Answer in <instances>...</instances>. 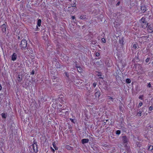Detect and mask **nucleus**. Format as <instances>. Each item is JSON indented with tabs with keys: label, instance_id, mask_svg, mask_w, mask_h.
I'll list each match as a JSON object with an SVG mask.
<instances>
[{
	"label": "nucleus",
	"instance_id": "42",
	"mask_svg": "<svg viewBox=\"0 0 153 153\" xmlns=\"http://www.w3.org/2000/svg\"><path fill=\"white\" fill-rule=\"evenodd\" d=\"M27 49L28 50H30V48H28L27 47Z\"/></svg>",
	"mask_w": 153,
	"mask_h": 153
},
{
	"label": "nucleus",
	"instance_id": "2",
	"mask_svg": "<svg viewBox=\"0 0 153 153\" xmlns=\"http://www.w3.org/2000/svg\"><path fill=\"white\" fill-rule=\"evenodd\" d=\"M27 43L26 40L25 39H22L20 44L21 49L22 50L25 49L27 46Z\"/></svg>",
	"mask_w": 153,
	"mask_h": 153
},
{
	"label": "nucleus",
	"instance_id": "45",
	"mask_svg": "<svg viewBox=\"0 0 153 153\" xmlns=\"http://www.w3.org/2000/svg\"><path fill=\"white\" fill-rule=\"evenodd\" d=\"M151 30H152V29H150Z\"/></svg>",
	"mask_w": 153,
	"mask_h": 153
},
{
	"label": "nucleus",
	"instance_id": "6",
	"mask_svg": "<svg viewBox=\"0 0 153 153\" xmlns=\"http://www.w3.org/2000/svg\"><path fill=\"white\" fill-rule=\"evenodd\" d=\"M17 58V55L15 53H14L12 56L11 59L13 61L15 60Z\"/></svg>",
	"mask_w": 153,
	"mask_h": 153
},
{
	"label": "nucleus",
	"instance_id": "9",
	"mask_svg": "<svg viewBox=\"0 0 153 153\" xmlns=\"http://www.w3.org/2000/svg\"><path fill=\"white\" fill-rule=\"evenodd\" d=\"M100 91H97L95 93V97L97 98H98L100 96Z\"/></svg>",
	"mask_w": 153,
	"mask_h": 153
},
{
	"label": "nucleus",
	"instance_id": "7",
	"mask_svg": "<svg viewBox=\"0 0 153 153\" xmlns=\"http://www.w3.org/2000/svg\"><path fill=\"white\" fill-rule=\"evenodd\" d=\"M89 141L88 139H84L82 140V142L83 144L88 143Z\"/></svg>",
	"mask_w": 153,
	"mask_h": 153
},
{
	"label": "nucleus",
	"instance_id": "5",
	"mask_svg": "<svg viewBox=\"0 0 153 153\" xmlns=\"http://www.w3.org/2000/svg\"><path fill=\"white\" fill-rule=\"evenodd\" d=\"M140 7L141 10L143 13H144L146 10V8L145 6L142 4Z\"/></svg>",
	"mask_w": 153,
	"mask_h": 153
},
{
	"label": "nucleus",
	"instance_id": "14",
	"mask_svg": "<svg viewBox=\"0 0 153 153\" xmlns=\"http://www.w3.org/2000/svg\"><path fill=\"white\" fill-rule=\"evenodd\" d=\"M41 22V19H39L38 20L37 25L39 27L40 26Z\"/></svg>",
	"mask_w": 153,
	"mask_h": 153
},
{
	"label": "nucleus",
	"instance_id": "36",
	"mask_svg": "<svg viewBox=\"0 0 153 153\" xmlns=\"http://www.w3.org/2000/svg\"><path fill=\"white\" fill-rule=\"evenodd\" d=\"M71 121L72 122H73V123H74V120H73V119H71Z\"/></svg>",
	"mask_w": 153,
	"mask_h": 153
},
{
	"label": "nucleus",
	"instance_id": "22",
	"mask_svg": "<svg viewBox=\"0 0 153 153\" xmlns=\"http://www.w3.org/2000/svg\"><path fill=\"white\" fill-rule=\"evenodd\" d=\"M116 134L118 135L120 134V131L119 130H117L116 131Z\"/></svg>",
	"mask_w": 153,
	"mask_h": 153
},
{
	"label": "nucleus",
	"instance_id": "4",
	"mask_svg": "<svg viewBox=\"0 0 153 153\" xmlns=\"http://www.w3.org/2000/svg\"><path fill=\"white\" fill-rule=\"evenodd\" d=\"M2 31L3 33H4L6 30L7 26L6 24H4L1 26Z\"/></svg>",
	"mask_w": 153,
	"mask_h": 153
},
{
	"label": "nucleus",
	"instance_id": "21",
	"mask_svg": "<svg viewBox=\"0 0 153 153\" xmlns=\"http://www.w3.org/2000/svg\"><path fill=\"white\" fill-rule=\"evenodd\" d=\"M124 17V15L122 14H120L119 16V17H118V18H121L122 17Z\"/></svg>",
	"mask_w": 153,
	"mask_h": 153
},
{
	"label": "nucleus",
	"instance_id": "25",
	"mask_svg": "<svg viewBox=\"0 0 153 153\" xmlns=\"http://www.w3.org/2000/svg\"><path fill=\"white\" fill-rule=\"evenodd\" d=\"M153 109V106H151L149 108V110L151 111Z\"/></svg>",
	"mask_w": 153,
	"mask_h": 153
},
{
	"label": "nucleus",
	"instance_id": "30",
	"mask_svg": "<svg viewBox=\"0 0 153 153\" xmlns=\"http://www.w3.org/2000/svg\"><path fill=\"white\" fill-rule=\"evenodd\" d=\"M147 86L148 87H149V88H150L151 87V84H150V83H149L148 84Z\"/></svg>",
	"mask_w": 153,
	"mask_h": 153
},
{
	"label": "nucleus",
	"instance_id": "1",
	"mask_svg": "<svg viewBox=\"0 0 153 153\" xmlns=\"http://www.w3.org/2000/svg\"><path fill=\"white\" fill-rule=\"evenodd\" d=\"M140 24L142 27L145 28L147 27L148 25V23L145 20V18L144 17H142L140 21Z\"/></svg>",
	"mask_w": 153,
	"mask_h": 153
},
{
	"label": "nucleus",
	"instance_id": "44",
	"mask_svg": "<svg viewBox=\"0 0 153 153\" xmlns=\"http://www.w3.org/2000/svg\"><path fill=\"white\" fill-rule=\"evenodd\" d=\"M119 2H118L117 3V4H119Z\"/></svg>",
	"mask_w": 153,
	"mask_h": 153
},
{
	"label": "nucleus",
	"instance_id": "20",
	"mask_svg": "<svg viewBox=\"0 0 153 153\" xmlns=\"http://www.w3.org/2000/svg\"><path fill=\"white\" fill-rule=\"evenodd\" d=\"M108 99L111 100V101H113L114 99L111 96H108Z\"/></svg>",
	"mask_w": 153,
	"mask_h": 153
},
{
	"label": "nucleus",
	"instance_id": "37",
	"mask_svg": "<svg viewBox=\"0 0 153 153\" xmlns=\"http://www.w3.org/2000/svg\"><path fill=\"white\" fill-rule=\"evenodd\" d=\"M51 150L53 152H54L55 151V150H54V149H53L52 147H51Z\"/></svg>",
	"mask_w": 153,
	"mask_h": 153
},
{
	"label": "nucleus",
	"instance_id": "34",
	"mask_svg": "<svg viewBox=\"0 0 153 153\" xmlns=\"http://www.w3.org/2000/svg\"><path fill=\"white\" fill-rule=\"evenodd\" d=\"M71 18L72 19H74L75 18V17L74 16H72L71 17Z\"/></svg>",
	"mask_w": 153,
	"mask_h": 153
},
{
	"label": "nucleus",
	"instance_id": "13",
	"mask_svg": "<svg viewBox=\"0 0 153 153\" xmlns=\"http://www.w3.org/2000/svg\"><path fill=\"white\" fill-rule=\"evenodd\" d=\"M1 116L2 118H3L5 119L7 116V115L6 114L4 113H2L1 114Z\"/></svg>",
	"mask_w": 153,
	"mask_h": 153
},
{
	"label": "nucleus",
	"instance_id": "43",
	"mask_svg": "<svg viewBox=\"0 0 153 153\" xmlns=\"http://www.w3.org/2000/svg\"><path fill=\"white\" fill-rule=\"evenodd\" d=\"M18 39H20V37L19 36H18Z\"/></svg>",
	"mask_w": 153,
	"mask_h": 153
},
{
	"label": "nucleus",
	"instance_id": "16",
	"mask_svg": "<svg viewBox=\"0 0 153 153\" xmlns=\"http://www.w3.org/2000/svg\"><path fill=\"white\" fill-rule=\"evenodd\" d=\"M53 148L55 149V150H58V148L56 146L54 142L53 143Z\"/></svg>",
	"mask_w": 153,
	"mask_h": 153
},
{
	"label": "nucleus",
	"instance_id": "8",
	"mask_svg": "<svg viewBox=\"0 0 153 153\" xmlns=\"http://www.w3.org/2000/svg\"><path fill=\"white\" fill-rule=\"evenodd\" d=\"M79 18L81 19H86V16L84 15H81L79 16Z\"/></svg>",
	"mask_w": 153,
	"mask_h": 153
},
{
	"label": "nucleus",
	"instance_id": "24",
	"mask_svg": "<svg viewBox=\"0 0 153 153\" xmlns=\"http://www.w3.org/2000/svg\"><path fill=\"white\" fill-rule=\"evenodd\" d=\"M142 105H143L142 102H140L139 103V105L138 106V108H139V107H141L142 106Z\"/></svg>",
	"mask_w": 153,
	"mask_h": 153
},
{
	"label": "nucleus",
	"instance_id": "26",
	"mask_svg": "<svg viewBox=\"0 0 153 153\" xmlns=\"http://www.w3.org/2000/svg\"><path fill=\"white\" fill-rule=\"evenodd\" d=\"M102 42L103 43H105L106 42V40H105V39H104V38H102Z\"/></svg>",
	"mask_w": 153,
	"mask_h": 153
},
{
	"label": "nucleus",
	"instance_id": "41",
	"mask_svg": "<svg viewBox=\"0 0 153 153\" xmlns=\"http://www.w3.org/2000/svg\"><path fill=\"white\" fill-rule=\"evenodd\" d=\"M107 64L108 65V66H110V64Z\"/></svg>",
	"mask_w": 153,
	"mask_h": 153
},
{
	"label": "nucleus",
	"instance_id": "15",
	"mask_svg": "<svg viewBox=\"0 0 153 153\" xmlns=\"http://www.w3.org/2000/svg\"><path fill=\"white\" fill-rule=\"evenodd\" d=\"M148 149L150 151H152L153 149V146L150 145L148 146Z\"/></svg>",
	"mask_w": 153,
	"mask_h": 153
},
{
	"label": "nucleus",
	"instance_id": "3",
	"mask_svg": "<svg viewBox=\"0 0 153 153\" xmlns=\"http://www.w3.org/2000/svg\"><path fill=\"white\" fill-rule=\"evenodd\" d=\"M33 152H36L37 151V142H34V143L32 146Z\"/></svg>",
	"mask_w": 153,
	"mask_h": 153
},
{
	"label": "nucleus",
	"instance_id": "35",
	"mask_svg": "<svg viewBox=\"0 0 153 153\" xmlns=\"http://www.w3.org/2000/svg\"><path fill=\"white\" fill-rule=\"evenodd\" d=\"M149 58H147V59H146V62H149Z\"/></svg>",
	"mask_w": 153,
	"mask_h": 153
},
{
	"label": "nucleus",
	"instance_id": "27",
	"mask_svg": "<svg viewBox=\"0 0 153 153\" xmlns=\"http://www.w3.org/2000/svg\"><path fill=\"white\" fill-rule=\"evenodd\" d=\"M133 47L134 48H137V45L136 44H134L133 46Z\"/></svg>",
	"mask_w": 153,
	"mask_h": 153
},
{
	"label": "nucleus",
	"instance_id": "38",
	"mask_svg": "<svg viewBox=\"0 0 153 153\" xmlns=\"http://www.w3.org/2000/svg\"><path fill=\"white\" fill-rule=\"evenodd\" d=\"M2 88V87L1 85L0 84V91L1 89Z\"/></svg>",
	"mask_w": 153,
	"mask_h": 153
},
{
	"label": "nucleus",
	"instance_id": "46",
	"mask_svg": "<svg viewBox=\"0 0 153 153\" xmlns=\"http://www.w3.org/2000/svg\"><path fill=\"white\" fill-rule=\"evenodd\" d=\"M18 1H20V0H18Z\"/></svg>",
	"mask_w": 153,
	"mask_h": 153
},
{
	"label": "nucleus",
	"instance_id": "33",
	"mask_svg": "<svg viewBox=\"0 0 153 153\" xmlns=\"http://www.w3.org/2000/svg\"><path fill=\"white\" fill-rule=\"evenodd\" d=\"M34 74V70H33L32 71L31 74Z\"/></svg>",
	"mask_w": 153,
	"mask_h": 153
},
{
	"label": "nucleus",
	"instance_id": "39",
	"mask_svg": "<svg viewBox=\"0 0 153 153\" xmlns=\"http://www.w3.org/2000/svg\"><path fill=\"white\" fill-rule=\"evenodd\" d=\"M70 147V146H67V147H66V148L67 149H69V148Z\"/></svg>",
	"mask_w": 153,
	"mask_h": 153
},
{
	"label": "nucleus",
	"instance_id": "28",
	"mask_svg": "<svg viewBox=\"0 0 153 153\" xmlns=\"http://www.w3.org/2000/svg\"><path fill=\"white\" fill-rule=\"evenodd\" d=\"M96 55L97 56H100V53H99L97 52L96 53Z\"/></svg>",
	"mask_w": 153,
	"mask_h": 153
},
{
	"label": "nucleus",
	"instance_id": "12",
	"mask_svg": "<svg viewBox=\"0 0 153 153\" xmlns=\"http://www.w3.org/2000/svg\"><path fill=\"white\" fill-rule=\"evenodd\" d=\"M78 71L79 72H81L82 71V69L80 66H77L76 67Z\"/></svg>",
	"mask_w": 153,
	"mask_h": 153
},
{
	"label": "nucleus",
	"instance_id": "31",
	"mask_svg": "<svg viewBox=\"0 0 153 153\" xmlns=\"http://www.w3.org/2000/svg\"><path fill=\"white\" fill-rule=\"evenodd\" d=\"M97 85V83L96 82H94L93 84V86L95 87Z\"/></svg>",
	"mask_w": 153,
	"mask_h": 153
},
{
	"label": "nucleus",
	"instance_id": "10",
	"mask_svg": "<svg viewBox=\"0 0 153 153\" xmlns=\"http://www.w3.org/2000/svg\"><path fill=\"white\" fill-rule=\"evenodd\" d=\"M17 80L19 82H20L22 80V76L21 75H18Z\"/></svg>",
	"mask_w": 153,
	"mask_h": 153
},
{
	"label": "nucleus",
	"instance_id": "11",
	"mask_svg": "<svg viewBox=\"0 0 153 153\" xmlns=\"http://www.w3.org/2000/svg\"><path fill=\"white\" fill-rule=\"evenodd\" d=\"M123 141L124 143H126L127 142V139L126 136H124L123 137Z\"/></svg>",
	"mask_w": 153,
	"mask_h": 153
},
{
	"label": "nucleus",
	"instance_id": "17",
	"mask_svg": "<svg viewBox=\"0 0 153 153\" xmlns=\"http://www.w3.org/2000/svg\"><path fill=\"white\" fill-rule=\"evenodd\" d=\"M126 82L127 83H130L131 82V80L129 79H127L126 80Z\"/></svg>",
	"mask_w": 153,
	"mask_h": 153
},
{
	"label": "nucleus",
	"instance_id": "18",
	"mask_svg": "<svg viewBox=\"0 0 153 153\" xmlns=\"http://www.w3.org/2000/svg\"><path fill=\"white\" fill-rule=\"evenodd\" d=\"M143 111H140L137 113V115L139 116H140L142 115V113Z\"/></svg>",
	"mask_w": 153,
	"mask_h": 153
},
{
	"label": "nucleus",
	"instance_id": "23",
	"mask_svg": "<svg viewBox=\"0 0 153 153\" xmlns=\"http://www.w3.org/2000/svg\"><path fill=\"white\" fill-rule=\"evenodd\" d=\"M143 95H140L139 97V99L141 100H143Z\"/></svg>",
	"mask_w": 153,
	"mask_h": 153
},
{
	"label": "nucleus",
	"instance_id": "40",
	"mask_svg": "<svg viewBox=\"0 0 153 153\" xmlns=\"http://www.w3.org/2000/svg\"><path fill=\"white\" fill-rule=\"evenodd\" d=\"M71 6H69L68 7V8H70L71 7Z\"/></svg>",
	"mask_w": 153,
	"mask_h": 153
},
{
	"label": "nucleus",
	"instance_id": "19",
	"mask_svg": "<svg viewBox=\"0 0 153 153\" xmlns=\"http://www.w3.org/2000/svg\"><path fill=\"white\" fill-rule=\"evenodd\" d=\"M76 2H75L74 3L71 4V5L72 7H76Z\"/></svg>",
	"mask_w": 153,
	"mask_h": 153
},
{
	"label": "nucleus",
	"instance_id": "32",
	"mask_svg": "<svg viewBox=\"0 0 153 153\" xmlns=\"http://www.w3.org/2000/svg\"><path fill=\"white\" fill-rule=\"evenodd\" d=\"M123 40H122V39H121V40H120V43H121L122 44H123Z\"/></svg>",
	"mask_w": 153,
	"mask_h": 153
},
{
	"label": "nucleus",
	"instance_id": "29",
	"mask_svg": "<svg viewBox=\"0 0 153 153\" xmlns=\"http://www.w3.org/2000/svg\"><path fill=\"white\" fill-rule=\"evenodd\" d=\"M65 75L67 77H69V74L67 72H65Z\"/></svg>",
	"mask_w": 153,
	"mask_h": 153
}]
</instances>
